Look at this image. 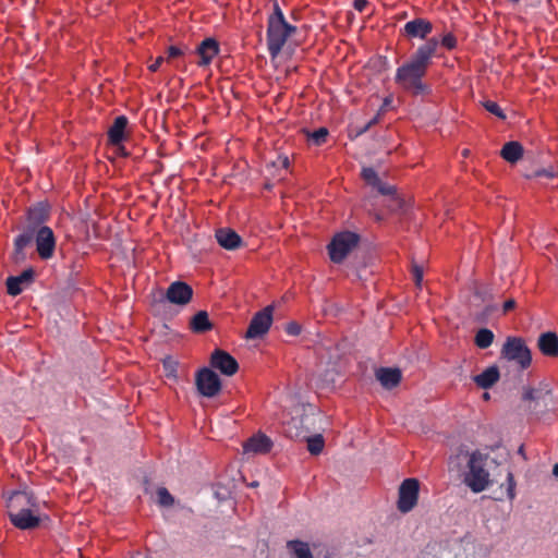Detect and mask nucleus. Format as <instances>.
<instances>
[{
  "label": "nucleus",
  "mask_w": 558,
  "mask_h": 558,
  "mask_svg": "<svg viewBox=\"0 0 558 558\" xmlns=\"http://www.w3.org/2000/svg\"><path fill=\"white\" fill-rule=\"evenodd\" d=\"M441 46L448 50H452L457 47V38L452 33H448L440 39ZM439 44V40H438Z\"/></svg>",
  "instance_id": "40"
},
{
  "label": "nucleus",
  "mask_w": 558,
  "mask_h": 558,
  "mask_svg": "<svg viewBox=\"0 0 558 558\" xmlns=\"http://www.w3.org/2000/svg\"><path fill=\"white\" fill-rule=\"evenodd\" d=\"M288 548L293 553L294 558H313L310 546L302 541H289Z\"/></svg>",
  "instance_id": "29"
},
{
  "label": "nucleus",
  "mask_w": 558,
  "mask_h": 558,
  "mask_svg": "<svg viewBox=\"0 0 558 558\" xmlns=\"http://www.w3.org/2000/svg\"><path fill=\"white\" fill-rule=\"evenodd\" d=\"M34 233H35L34 230L26 228L25 232L19 234L14 239V251L12 254V259L14 263L19 264V263H22L23 260H25L26 255L24 253V248L27 245H29L31 242L33 241Z\"/></svg>",
  "instance_id": "22"
},
{
  "label": "nucleus",
  "mask_w": 558,
  "mask_h": 558,
  "mask_svg": "<svg viewBox=\"0 0 558 558\" xmlns=\"http://www.w3.org/2000/svg\"><path fill=\"white\" fill-rule=\"evenodd\" d=\"M368 1L367 0H354L353 1V8L359 11L363 12L365 8L367 7Z\"/></svg>",
  "instance_id": "46"
},
{
  "label": "nucleus",
  "mask_w": 558,
  "mask_h": 558,
  "mask_svg": "<svg viewBox=\"0 0 558 558\" xmlns=\"http://www.w3.org/2000/svg\"><path fill=\"white\" fill-rule=\"evenodd\" d=\"M163 61H165V58H163V57H161V56H159V57L154 61V63H151V64L148 66L149 71H151V72H156V71L160 68V65L162 64V62H163Z\"/></svg>",
  "instance_id": "48"
},
{
  "label": "nucleus",
  "mask_w": 558,
  "mask_h": 558,
  "mask_svg": "<svg viewBox=\"0 0 558 558\" xmlns=\"http://www.w3.org/2000/svg\"><path fill=\"white\" fill-rule=\"evenodd\" d=\"M162 366L167 377H177V361L171 357H166L162 361Z\"/></svg>",
  "instance_id": "38"
},
{
  "label": "nucleus",
  "mask_w": 558,
  "mask_h": 558,
  "mask_svg": "<svg viewBox=\"0 0 558 558\" xmlns=\"http://www.w3.org/2000/svg\"><path fill=\"white\" fill-rule=\"evenodd\" d=\"M8 513L20 512L27 509H40V501L32 490L13 492L7 501Z\"/></svg>",
  "instance_id": "10"
},
{
  "label": "nucleus",
  "mask_w": 558,
  "mask_h": 558,
  "mask_svg": "<svg viewBox=\"0 0 558 558\" xmlns=\"http://www.w3.org/2000/svg\"><path fill=\"white\" fill-rule=\"evenodd\" d=\"M500 378L499 369L496 365H492L484 369L481 374L473 377L474 383L482 389L492 388Z\"/></svg>",
  "instance_id": "26"
},
{
  "label": "nucleus",
  "mask_w": 558,
  "mask_h": 558,
  "mask_svg": "<svg viewBox=\"0 0 558 558\" xmlns=\"http://www.w3.org/2000/svg\"><path fill=\"white\" fill-rule=\"evenodd\" d=\"M483 397H484V399L488 400V399H489V393H488V392H485V393L483 395Z\"/></svg>",
  "instance_id": "52"
},
{
  "label": "nucleus",
  "mask_w": 558,
  "mask_h": 558,
  "mask_svg": "<svg viewBox=\"0 0 558 558\" xmlns=\"http://www.w3.org/2000/svg\"><path fill=\"white\" fill-rule=\"evenodd\" d=\"M36 250L40 258L49 259L56 248V236L49 227H40L34 233Z\"/></svg>",
  "instance_id": "11"
},
{
  "label": "nucleus",
  "mask_w": 558,
  "mask_h": 558,
  "mask_svg": "<svg viewBox=\"0 0 558 558\" xmlns=\"http://www.w3.org/2000/svg\"><path fill=\"white\" fill-rule=\"evenodd\" d=\"M537 348L545 356H558V335L554 331L541 333L537 339Z\"/></svg>",
  "instance_id": "20"
},
{
  "label": "nucleus",
  "mask_w": 558,
  "mask_h": 558,
  "mask_svg": "<svg viewBox=\"0 0 558 558\" xmlns=\"http://www.w3.org/2000/svg\"><path fill=\"white\" fill-rule=\"evenodd\" d=\"M310 421V416H302L300 418H291L289 422L284 424L283 432L287 437L291 439H301L303 440L304 437H306V434L308 433L307 429H304L302 427L303 424L307 423Z\"/></svg>",
  "instance_id": "25"
},
{
  "label": "nucleus",
  "mask_w": 558,
  "mask_h": 558,
  "mask_svg": "<svg viewBox=\"0 0 558 558\" xmlns=\"http://www.w3.org/2000/svg\"><path fill=\"white\" fill-rule=\"evenodd\" d=\"M272 305H268L257 312L251 319L245 337L247 339H257L267 333L272 324Z\"/></svg>",
  "instance_id": "8"
},
{
  "label": "nucleus",
  "mask_w": 558,
  "mask_h": 558,
  "mask_svg": "<svg viewBox=\"0 0 558 558\" xmlns=\"http://www.w3.org/2000/svg\"><path fill=\"white\" fill-rule=\"evenodd\" d=\"M286 332L290 336H299L301 333V326L295 322H291L287 324Z\"/></svg>",
  "instance_id": "43"
},
{
  "label": "nucleus",
  "mask_w": 558,
  "mask_h": 558,
  "mask_svg": "<svg viewBox=\"0 0 558 558\" xmlns=\"http://www.w3.org/2000/svg\"><path fill=\"white\" fill-rule=\"evenodd\" d=\"M11 523L19 530H34L40 524L39 509H27L8 513Z\"/></svg>",
  "instance_id": "14"
},
{
  "label": "nucleus",
  "mask_w": 558,
  "mask_h": 558,
  "mask_svg": "<svg viewBox=\"0 0 558 558\" xmlns=\"http://www.w3.org/2000/svg\"><path fill=\"white\" fill-rule=\"evenodd\" d=\"M412 272H413L414 280H415V284L417 287H421V283L423 280V268L418 265H413Z\"/></svg>",
  "instance_id": "42"
},
{
  "label": "nucleus",
  "mask_w": 558,
  "mask_h": 558,
  "mask_svg": "<svg viewBox=\"0 0 558 558\" xmlns=\"http://www.w3.org/2000/svg\"><path fill=\"white\" fill-rule=\"evenodd\" d=\"M360 236L350 231L336 234L328 245L330 259L336 263H342L349 253L359 244Z\"/></svg>",
  "instance_id": "6"
},
{
  "label": "nucleus",
  "mask_w": 558,
  "mask_h": 558,
  "mask_svg": "<svg viewBox=\"0 0 558 558\" xmlns=\"http://www.w3.org/2000/svg\"><path fill=\"white\" fill-rule=\"evenodd\" d=\"M296 32V27L287 22L278 2L274 3V11L267 21V48L271 59L277 58L288 38Z\"/></svg>",
  "instance_id": "2"
},
{
  "label": "nucleus",
  "mask_w": 558,
  "mask_h": 558,
  "mask_svg": "<svg viewBox=\"0 0 558 558\" xmlns=\"http://www.w3.org/2000/svg\"><path fill=\"white\" fill-rule=\"evenodd\" d=\"M527 178H547V179H553L556 177V172L553 168H548V169H537L535 170L532 174H527L526 175Z\"/></svg>",
  "instance_id": "39"
},
{
  "label": "nucleus",
  "mask_w": 558,
  "mask_h": 558,
  "mask_svg": "<svg viewBox=\"0 0 558 558\" xmlns=\"http://www.w3.org/2000/svg\"><path fill=\"white\" fill-rule=\"evenodd\" d=\"M307 442V450L314 454H319L325 446L324 437L320 434H316L314 436L306 434V437L303 438Z\"/></svg>",
  "instance_id": "30"
},
{
  "label": "nucleus",
  "mask_w": 558,
  "mask_h": 558,
  "mask_svg": "<svg viewBox=\"0 0 558 558\" xmlns=\"http://www.w3.org/2000/svg\"><path fill=\"white\" fill-rule=\"evenodd\" d=\"M158 504L162 507H171L174 504L173 496L169 493L166 487H159L157 489Z\"/></svg>",
  "instance_id": "33"
},
{
  "label": "nucleus",
  "mask_w": 558,
  "mask_h": 558,
  "mask_svg": "<svg viewBox=\"0 0 558 558\" xmlns=\"http://www.w3.org/2000/svg\"><path fill=\"white\" fill-rule=\"evenodd\" d=\"M502 486H506L507 498L513 500L515 498V481L512 472L507 473L506 484H502Z\"/></svg>",
  "instance_id": "37"
},
{
  "label": "nucleus",
  "mask_w": 558,
  "mask_h": 558,
  "mask_svg": "<svg viewBox=\"0 0 558 558\" xmlns=\"http://www.w3.org/2000/svg\"><path fill=\"white\" fill-rule=\"evenodd\" d=\"M219 52V44L215 38L204 39L196 48V53L199 56L197 64L199 66L208 65Z\"/></svg>",
  "instance_id": "18"
},
{
  "label": "nucleus",
  "mask_w": 558,
  "mask_h": 558,
  "mask_svg": "<svg viewBox=\"0 0 558 558\" xmlns=\"http://www.w3.org/2000/svg\"><path fill=\"white\" fill-rule=\"evenodd\" d=\"M35 278L33 268L23 270L19 276H10L7 278L8 294L16 296L22 293L25 287L29 286Z\"/></svg>",
  "instance_id": "16"
},
{
  "label": "nucleus",
  "mask_w": 558,
  "mask_h": 558,
  "mask_svg": "<svg viewBox=\"0 0 558 558\" xmlns=\"http://www.w3.org/2000/svg\"><path fill=\"white\" fill-rule=\"evenodd\" d=\"M195 384L198 392L207 398L217 396L221 390V380L219 376L213 369L207 367L197 372Z\"/></svg>",
  "instance_id": "7"
},
{
  "label": "nucleus",
  "mask_w": 558,
  "mask_h": 558,
  "mask_svg": "<svg viewBox=\"0 0 558 558\" xmlns=\"http://www.w3.org/2000/svg\"><path fill=\"white\" fill-rule=\"evenodd\" d=\"M129 120L125 116H119L114 119L112 125L108 130V141L112 145H119L125 138V129Z\"/></svg>",
  "instance_id": "24"
},
{
  "label": "nucleus",
  "mask_w": 558,
  "mask_h": 558,
  "mask_svg": "<svg viewBox=\"0 0 558 558\" xmlns=\"http://www.w3.org/2000/svg\"><path fill=\"white\" fill-rule=\"evenodd\" d=\"M329 132L326 128H319L313 132H306L307 140L316 146L323 145L328 136Z\"/></svg>",
  "instance_id": "32"
},
{
  "label": "nucleus",
  "mask_w": 558,
  "mask_h": 558,
  "mask_svg": "<svg viewBox=\"0 0 558 558\" xmlns=\"http://www.w3.org/2000/svg\"><path fill=\"white\" fill-rule=\"evenodd\" d=\"M215 238L218 244L229 251H234L242 246L241 236L230 228H220L216 231Z\"/></svg>",
  "instance_id": "19"
},
{
  "label": "nucleus",
  "mask_w": 558,
  "mask_h": 558,
  "mask_svg": "<svg viewBox=\"0 0 558 558\" xmlns=\"http://www.w3.org/2000/svg\"><path fill=\"white\" fill-rule=\"evenodd\" d=\"M487 456L474 451L469 456V471L464 476V483L473 493H482L490 483L489 472L486 470Z\"/></svg>",
  "instance_id": "3"
},
{
  "label": "nucleus",
  "mask_w": 558,
  "mask_h": 558,
  "mask_svg": "<svg viewBox=\"0 0 558 558\" xmlns=\"http://www.w3.org/2000/svg\"><path fill=\"white\" fill-rule=\"evenodd\" d=\"M515 307L514 299L507 300L502 305V313L506 314Z\"/></svg>",
  "instance_id": "47"
},
{
  "label": "nucleus",
  "mask_w": 558,
  "mask_h": 558,
  "mask_svg": "<svg viewBox=\"0 0 558 558\" xmlns=\"http://www.w3.org/2000/svg\"><path fill=\"white\" fill-rule=\"evenodd\" d=\"M289 158L287 156H279L277 160L272 162V166L287 169L289 167Z\"/></svg>",
  "instance_id": "45"
},
{
  "label": "nucleus",
  "mask_w": 558,
  "mask_h": 558,
  "mask_svg": "<svg viewBox=\"0 0 558 558\" xmlns=\"http://www.w3.org/2000/svg\"><path fill=\"white\" fill-rule=\"evenodd\" d=\"M378 122V116L371 119L367 123H365L363 126H354L350 131V137L356 138L361 136L362 134L366 133L373 125H375Z\"/></svg>",
  "instance_id": "34"
},
{
  "label": "nucleus",
  "mask_w": 558,
  "mask_h": 558,
  "mask_svg": "<svg viewBox=\"0 0 558 558\" xmlns=\"http://www.w3.org/2000/svg\"><path fill=\"white\" fill-rule=\"evenodd\" d=\"M210 366L226 376H233L239 371V363L227 351L216 349L210 356Z\"/></svg>",
  "instance_id": "12"
},
{
  "label": "nucleus",
  "mask_w": 558,
  "mask_h": 558,
  "mask_svg": "<svg viewBox=\"0 0 558 558\" xmlns=\"http://www.w3.org/2000/svg\"><path fill=\"white\" fill-rule=\"evenodd\" d=\"M167 60H171L173 58H178V57H181L183 56V50L177 46H170L167 50Z\"/></svg>",
  "instance_id": "44"
},
{
  "label": "nucleus",
  "mask_w": 558,
  "mask_h": 558,
  "mask_svg": "<svg viewBox=\"0 0 558 558\" xmlns=\"http://www.w3.org/2000/svg\"><path fill=\"white\" fill-rule=\"evenodd\" d=\"M432 32L433 24L428 20L422 17H416L407 22L402 28V33L405 37L426 40L429 39L427 37Z\"/></svg>",
  "instance_id": "15"
},
{
  "label": "nucleus",
  "mask_w": 558,
  "mask_h": 558,
  "mask_svg": "<svg viewBox=\"0 0 558 558\" xmlns=\"http://www.w3.org/2000/svg\"><path fill=\"white\" fill-rule=\"evenodd\" d=\"M191 329L197 333H204L213 329L206 311L197 312L191 319Z\"/></svg>",
  "instance_id": "28"
},
{
  "label": "nucleus",
  "mask_w": 558,
  "mask_h": 558,
  "mask_svg": "<svg viewBox=\"0 0 558 558\" xmlns=\"http://www.w3.org/2000/svg\"><path fill=\"white\" fill-rule=\"evenodd\" d=\"M251 486L255 487V486H257V483L254 482V483L251 484Z\"/></svg>",
  "instance_id": "53"
},
{
  "label": "nucleus",
  "mask_w": 558,
  "mask_h": 558,
  "mask_svg": "<svg viewBox=\"0 0 558 558\" xmlns=\"http://www.w3.org/2000/svg\"><path fill=\"white\" fill-rule=\"evenodd\" d=\"M483 107L492 114L496 116L501 120H506L507 116L504 110L499 107V105L492 100H486L483 102Z\"/></svg>",
  "instance_id": "36"
},
{
  "label": "nucleus",
  "mask_w": 558,
  "mask_h": 558,
  "mask_svg": "<svg viewBox=\"0 0 558 558\" xmlns=\"http://www.w3.org/2000/svg\"><path fill=\"white\" fill-rule=\"evenodd\" d=\"M500 155L506 161L514 163L522 158L523 146L519 142H508L502 146Z\"/></svg>",
  "instance_id": "27"
},
{
  "label": "nucleus",
  "mask_w": 558,
  "mask_h": 558,
  "mask_svg": "<svg viewBox=\"0 0 558 558\" xmlns=\"http://www.w3.org/2000/svg\"><path fill=\"white\" fill-rule=\"evenodd\" d=\"M518 453L521 454L524 459H526L523 446H520Z\"/></svg>",
  "instance_id": "49"
},
{
  "label": "nucleus",
  "mask_w": 558,
  "mask_h": 558,
  "mask_svg": "<svg viewBox=\"0 0 558 558\" xmlns=\"http://www.w3.org/2000/svg\"><path fill=\"white\" fill-rule=\"evenodd\" d=\"M438 48V38L432 37L411 54L410 59L396 71L395 82L403 90L413 96H424L430 93V87L423 82L432 59Z\"/></svg>",
  "instance_id": "1"
},
{
  "label": "nucleus",
  "mask_w": 558,
  "mask_h": 558,
  "mask_svg": "<svg viewBox=\"0 0 558 558\" xmlns=\"http://www.w3.org/2000/svg\"><path fill=\"white\" fill-rule=\"evenodd\" d=\"M361 175H362L363 180L367 184L372 185L373 187L376 184H379L380 179H379L377 172L373 168H371V167L363 168L362 172H361Z\"/></svg>",
  "instance_id": "35"
},
{
  "label": "nucleus",
  "mask_w": 558,
  "mask_h": 558,
  "mask_svg": "<svg viewBox=\"0 0 558 558\" xmlns=\"http://www.w3.org/2000/svg\"><path fill=\"white\" fill-rule=\"evenodd\" d=\"M374 187L383 195H393L396 193V187L389 184H386L379 181V184H376Z\"/></svg>",
  "instance_id": "41"
},
{
  "label": "nucleus",
  "mask_w": 558,
  "mask_h": 558,
  "mask_svg": "<svg viewBox=\"0 0 558 558\" xmlns=\"http://www.w3.org/2000/svg\"><path fill=\"white\" fill-rule=\"evenodd\" d=\"M501 357L518 363L522 369L527 368L532 362L531 351L520 337L506 339L501 349Z\"/></svg>",
  "instance_id": "5"
},
{
  "label": "nucleus",
  "mask_w": 558,
  "mask_h": 558,
  "mask_svg": "<svg viewBox=\"0 0 558 558\" xmlns=\"http://www.w3.org/2000/svg\"><path fill=\"white\" fill-rule=\"evenodd\" d=\"M376 378L384 388L392 389L400 384L402 374L399 368L380 367L376 372Z\"/></svg>",
  "instance_id": "23"
},
{
  "label": "nucleus",
  "mask_w": 558,
  "mask_h": 558,
  "mask_svg": "<svg viewBox=\"0 0 558 558\" xmlns=\"http://www.w3.org/2000/svg\"><path fill=\"white\" fill-rule=\"evenodd\" d=\"M49 218V206L45 203H37L27 210V228L36 231Z\"/></svg>",
  "instance_id": "17"
},
{
  "label": "nucleus",
  "mask_w": 558,
  "mask_h": 558,
  "mask_svg": "<svg viewBox=\"0 0 558 558\" xmlns=\"http://www.w3.org/2000/svg\"><path fill=\"white\" fill-rule=\"evenodd\" d=\"M494 338V332L490 329L482 328L476 332L474 342L480 349H487L492 345Z\"/></svg>",
  "instance_id": "31"
},
{
  "label": "nucleus",
  "mask_w": 558,
  "mask_h": 558,
  "mask_svg": "<svg viewBox=\"0 0 558 558\" xmlns=\"http://www.w3.org/2000/svg\"><path fill=\"white\" fill-rule=\"evenodd\" d=\"M495 310H496V306H495V305H494V306H488V307H487V312H489V313H490V312H493V311H495Z\"/></svg>",
  "instance_id": "51"
},
{
  "label": "nucleus",
  "mask_w": 558,
  "mask_h": 558,
  "mask_svg": "<svg viewBox=\"0 0 558 558\" xmlns=\"http://www.w3.org/2000/svg\"><path fill=\"white\" fill-rule=\"evenodd\" d=\"M522 400L526 410L536 415L546 413L554 404L553 392L546 386L524 388Z\"/></svg>",
  "instance_id": "4"
},
{
  "label": "nucleus",
  "mask_w": 558,
  "mask_h": 558,
  "mask_svg": "<svg viewBox=\"0 0 558 558\" xmlns=\"http://www.w3.org/2000/svg\"><path fill=\"white\" fill-rule=\"evenodd\" d=\"M272 441L265 434H257L248 438L244 445V452L248 453H268L271 450Z\"/></svg>",
  "instance_id": "21"
},
{
  "label": "nucleus",
  "mask_w": 558,
  "mask_h": 558,
  "mask_svg": "<svg viewBox=\"0 0 558 558\" xmlns=\"http://www.w3.org/2000/svg\"><path fill=\"white\" fill-rule=\"evenodd\" d=\"M193 298V289L190 284L183 281H174L172 282L167 291L165 299L175 305H186L191 302Z\"/></svg>",
  "instance_id": "13"
},
{
  "label": "nucleus",
  "mask_w": 558,
  "mask_h": 558,
  "mask_svg": "<svg viewBox=\"0 0 558 558\" xmlns=\"http://www.w3.org/2000/svg\"><path fill=\"white\" fill-rule=\"evenodd\" d=\"M420 483L416 478H407L399 487L398 509L407 513L417 504Z\"/></svg>",
  "instance_id": "9"
},
{
  "label": "nucleus",
  "mask_w": 558,
  "mask_h": 558,
  "mask_svg": "<svg viewBox=\"0 0 558 558\" xmlns=\"http://www.w3.org/2000/svg\"><path fill=\"white\" fill-rule=\"evenodd\" d=\"M553 474H554L555 476H558V463H556V464L554 465V468H553Z\"/></svg>",
  "instance_id": "50"
}]
</instances>
